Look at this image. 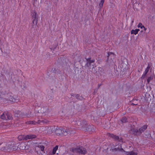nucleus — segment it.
<instances>
[{
	"instance_id": "obj_1",
	"label": "nucleus",
	"mask_w": 155,
	"mask_h": 155,
	"mask_svg": "<svg viewBox=\"0 0 155 155\" xmlns=\"http://www.w3.org/2000/svg\"><path fill=\"white\" fill-rule=\"evenodd\" d=\"M1 118L3 120H11L12 119V115L10 113L4 112L1 115Z\"/></svg>"
},
{
	"instance_id": "obj_2",
	"label": "nucleus",
	"mask_w": 155,
	"mask_h": 155,
	"mask_svg": "<svg viewBox=\"0 0 155 155\" xmlns=\"http://www.w3.org/2000/svg\"><path fill=\"white\" fill-rule=\"evenodd\" d=\"M49 121L47 119H44V120H39L37 122H35L33 121H30L28 124H35L36 123L38 124H41V123H43L44 124H47L48 123Z\"/></svg>"
},
{
	"instance_id": "obj_3",
	"label": "nucleus",
	"mask_w": 155,
	"mask_h": 155,
	"mask_svg": "<svg viewBox=\"0 0 155 155\" xmlns=\"http://www.w3.org/2000/svg\"><path fill=\"white\" fill-rule=\"evenodd\" d=\"M40 111L42 114V115L44 116L48 115L49 113V110L46 107H41Z\"/></svg>"
},
{
	"instance_id": "obj_4",
	"label": "nucleus",
	"mask_w": 155,
	"mask_h": 155,
	"mask_svg": "<svg viewBox=\"0 0 155 155\" xmlns=\"http://www.w3.org/2000/svg\"><path fill=\"white\" fill-rule=\"evenodd\" d=\"M31 15L32 21L38 22V17L36 11H34L33 12H32Z\"/></svg>"
},
{
	"instance_id": "obj_5",
	"label": "nucleus",
	"mask_w": 155,
	"mask_h": 155,
	"mask_svg": "<svg viewBox=\"0 0 155 155\" xmlns=\"http://www.w3.org/2000/svg\"><path fill=\"white\" fill-rule=\"evenodd\" d=\"M133 127L132 126L131 128L130 131V132L131 134H134L135 135H137L140 134L139 131L138 129L134 128V126Z\"/></svg>"
},
{
	"instance_id": "obj_6",
	"label": "nucleus",
	"mask_w": 155,
	"mask_h": 155,
	"mask_svg": "<svg viewBox=\"0 0 155 155\" xmlns=\"http://www.w3.org/2000/svg\"><path fill=\"white\" fill-rule=\"evenodd\" d=\"M87 60V63L86 64V66L87 67H90L92 63H93L95 61V60H91V58H89L87 59H86Z\"/></svg>"
},
{
	"instance_id": "obj_7",
	"label": "nucleus",
	"mask_w": 155,
	"mask_h": 155,
	"mask_svg": "<svg viewBox=\"0 0 155 155\" xmlns=\"http://www.w3.org/2000/svg\"><path fill=\"white\" fill-rule=\"evenodd\" d=\"M87 152L86 149L82 147H79V150L78 153L83 155H84Z\"/></svg>"
},
{
	"instance_id": "obj_8",
	"label": "nucleus",
	"mask_w": 155,
	"mask_h": 155,
	"mask_svg": "<svg viewBox=\"0 0 155 155\" xmlns=\"http://www.w3.org/2000/svg\"><path fill=\"white\" fill-rule=\"evenodd\" d=\"M150 68V67L149 66V64H148V66L145 69V71L144 72L143 74L141 76V78L144 79L145 78L146 76V75L147 74Z\"/></svg>"
},
{
	"instance_id": "obj_9",
	"label": "nucleus",
	"mask_w": 155,
	"mask_h": 155,
	"mask_svg": "<svg viewBox=\"0 0 155 155\" xmlns=\"http://www.w3.org/2000/svg\"><path fill=\"white\" fill-rule=\"evenodd\" d=\"M108 135L109 137L112 138L114 140H118L120 141L119 137L118 136L114 135L113 134H111L109 133L108 134Z\"/></svg>"
},
{
	"instance_id": "obj_10",
	"label": "nucleus",
	"mask_w": 155,
	"mask_h": 155,
	"mask_svg": "<svg viewBox=\"0 0 155 155\" xmlns=\"http://www.w3.org/2000/svg\"><path fill=\"white\" fill-rule=\"evenodd\" d=\"M26 140L28 139H33L35 138L36 136L35 135L33 134H29L26 135Z\"/></svg>"
},
{
	"instance_id": "obj_11",
	"label": "nucleus",
	"mask_w": 155,
	"mask_h": 155,
	"mask_svg": "<svg viewBox=\"0 0 155 155\" xmlns=\"http://www.w3.org/2000/svg\"><path fill=\"white\" fill-rule=\"evenodd\" d=\"M37 23V22L32 21V22L31 24V30L35 29L36 28Z\"/></svg>"
},
{
	"instance_id": "obj_12",
	"label": "nucleus",
	"mask_w": 155,
	"mask_h": 155,
	"mask_svg": "<svg viewBox=\"0 0 155 155\" xmlns=\"http://www.w3.org/2000/svg\"><path fill=\"white\" fill-rule=\"evenodd\" d=\"M18 139L19 141L21 140H26V135H20L18 137Z\"/></svg>"
},
{
	"instance_id": "obj_13",
	"label": "nucleus",
	"mask_w": 155,
	"mask_h": 155,
	"mask_svg": "<svg viewBox=\"0 0 155 155\" xmlns=\"http://www.w3.org/2000/svg\"><path fill=\"white\" fill-rule=\"evenodd\" d=\"M79 147H73L71 149V151L74 153H78L79 150Z\"/></svg>"
},
{
	"instance_id": "obj_14",
	"label": "nucleus",
	"mask_w": 155,
	"mask_h": 155,
	"mask_svg": "<svg viewBox=\"0 0 155 155\" xmlns=\"http://www.w3.org/2000/svg\"><path fill=\"white\" fill-rule=\"evenodd\" d=\"M147 127V125H143L142 127L139 130L140 134L143 132L146 129Z\"/></svg>"
},
{
	"instance_id": "obj_15",
	"label": "nucleus",
	"mask_w": 155,
	"mask_h": 155,
	"mask_svg": "<svg viewBox=\"0 0 155 155\" xmlns=\"http://www.w3.org/2000/svg\"><path fill=\"white\" fill-rule=\"evenodd\" d=\"M113 150H114V151H121L124 152H125L124 150L122 148V147H121V145H120V147H118L115 148Z\"/></svg>"
},
{
	"instance_id": "obj_16",
	"label": "nucleus",
	"mask_w": 155,
	"mask_h": 155,
	"mask_svg": "<svg viewBox=\"0 0 155 155\" xmlns=\"http://www.w3.org/2000/svg\"><path fill=\"white\" fill-rule=\"evenodd\" d=\"M140 31L139 29H137L135 30L132 29L131 30V34H134L135 35H136L137 34L138 31Z\"/></svg>"
},
{
	"instance_id": "obj_17",
	"label": "nucleus",
	"mask_w": 155,
	"mask_h": 155,
	"mask_svg": "<svg viewBox=\"0 0 155 155\" xmlns=\"http://www.w3.org/2000/svg\"><path fill=\"white\" fill-rule=\"evenodd\" d=\"M153 79V74H150L148 77L147 80V81L148 84H149L150 81L152 80Z\"/></svg>"
},
{
	"instance_id": "obj_18",
	"label": "nucleus",
	"mask_w": 155,
	"mask_h": 155,
	"mask_svg": "<svg viewBox=\"0 0 155 155\" xmlns=\"http://www.w3.org/2000/svg\"><path fill=\"white\" fill-rule=\"evenodd\" d=\"M127 155H137V153L133 151L126 152Z\"/></svg>"
},
{
	"instance_id": "obj_19",
	"label": "nucleus",
	"mask_w": 155,
	"mask_h": 155,
	"mask_svg": "<svg viewBox=\"0 0 155 155\" xmlns=\"http://www.w3.org/2000/svg\"><path fill=\"white\" fill-rule=\"evenodd\" d=\"M58 146L57 145H56L53 148V151H52L53 154H54L55 153L57 150L58 149Z\"/></svg>"
},
{
	"instance_id": "obj_20",
	"label": "nucleus",
	"mask_w": 155,
	"mask_h": 155,
	"mask_svg": "<svg viewBox=\"0 0 155 155\" xmlns=\"http://www.w3.org/2000/svg\"><path fill=\"white\" fill-rule=\"evenodd\" d=\"M104 0H101L100 2L99 5L100 7V9L101 10V7H102L103 4L104 2Z\"/></svg>"
},
{
	"instance_id": "obj_21",
	"label": "nucleus",
	"mask_w": 155,
	"mask_h": 155,
	"mask_svg": "<svg viewBox=\"0 0 155 155\" xmlns=\"http://www.w3.org/2000/svg\"><path fill=\"white\" fill-rule=\"evenodd\" d=\"M121 121L122 123H125L127 122V119L125 117H124L122 118Z\"/></svg>"
},
{
	"instance_id": "obj_22",
	"label": "nucleus",
	"mask_w": 155,
	"mask_h": 155,
	"mask_svg": "<svg viewBox=\"0 0 155 155\" xmlns=\"http://www.w3.org/2000/svg\"><path fill=\"white\" fill-rule=\"evenodd\" d=\"M112 55L113 57H115V55L113 53L111 52H108L107 53V57L108 58L111 55Z\"/></svg>"
},
{
	"instance_id": "obj_23",
	"label": "nucleus",
	"mask_w": 155,
	"mask_h": 155,
	"mask_svg": "<svg viewBox=\"0 0 155 155\" xmlns=\"http://www.w3.org/2000/svg\"><path fill=\"white\" fill-rule=\"evenodd\" d=\"M38 147L40 149L41 151H44L45 148V147L44 146L38 145Z\"/></svg>"
},
{
	"instance_id": "obj_24",
	"label": "nucleus",
	"mask_w": 155,
	"mask_h": 155,
	"mask_svg": "<svg viewBox=\"0 0 155 155\" xmlns=\"http://www.w3.org/2000/svg\"><path fill=\"white\" fill-rule=\"evenodd\" d=\"M75 97L78 100H82V98L81 96H80L79 94H77L76 95Z\"/></svg>"
},
{
	"instance_id": "obj_25",
	"label": "nucleus",
	"mask_w": 155,
	"mask_h": 155,
	"mask_svg": "<svg viewBox=\"0 0 155 155\" xmlns=\"http://www.w3.org/2000/svg\"><path fill=\"white\" fill-rule=\"evenodd\" d=\"M137 27L138 28H141L142 29L143 27H144V26L141 23H139L137 25Z\"/></svg>"
},
{
	"instance_id": "obj_26",
	"label": "nucleus",
	"mask_w": 155,
	"mask_h": 155,
	"mask_svg": "<svg viewBox=\"0 0 155 155\" xmlns=\"http://www.w3.org/2000/svg\"><path fill=\"white\" fill-rule=\"evenodd\" d=\"M63 131L66 133H68V131L67 129L64 130H63Z\"/></svg>"
},
{
	"instance_id": "obj_27",
	"label": "nucleus",
	"mask_w": 155,
	"mask_h": 155,
	"mask_svg": "<svg viewBox=\"0 0 155 155\" xmlns=\"http://www.w3.org/2000/svg\"><path fill=\"white\" fill-rule=\"evenodd\" d=\"M137 104H134V103H132V105H137Z\"/></svg>"
},
{
	"instance_id": "obj_28",
	"label": "nucleus",
	"mask_w": 155,
	"mask_h": 155,
	"mask_svg": "<svg viewBox=\"0 0 155 155\" xmlns=\"http://www.w3.org/2000/svg\"><path fill=\"white\" fill-rule=\"evenodd\" d=\"M60 130V129H58L56 131V133L57 134V131H59Z\"/></svg>"
},
{
	"instance_id": "obj_29",
	"label": "nucleus",
	"mask_w": 155,
	"mask_h": 155,
	"mask_svg": "<svg viewBox=\"0 0 155 155\" xmlns=\"http://www.w3.org/2000/svg\"><path fill=\"white\" fill-rule=\"evenodd\" d=\"M143 28H144V30L146 31V30L147 28H145L144 26V27H143Z\"/></svg>"
},
{
	"instance_id": "obj_30",
	"label": "nucleus",
	"mask_w": 155,
	"mask_h": 155,
	"mask_svg": "<svg viewBox=\"0 0 155 155\" xmlns=\"http://www.w3.org/2000/svg\"><path fill=\"white\" fill-rule=\"evenodd\" d=\"M101 86V84H98V87H99Z\"/></svg>"
},
{
	"instance_id": "obj_31",
	"label": "nucleus",
	"mask_w": 155,
	"mask_h": 155,
	"mask_svg": "<svg viewBox=\"0 0 155 155\" xmlns=\"http://www.w3.org/2000/svg\"><path fill=\"white\" fill-rule=\"evenodd\" d=\"M71 96H74V94H71Z\"/></svg>"
},
{
	"instance_id": "obj_32",
	"label": "nucleus",
	"mask_w": 155,
	"mask_h": 155,
	"mask_svg": "<svg viewBox=\"0 0 155 155\" xmlns=\"http://www.w3.org/2000/svg\"><path fill=\"white\" fill-rule=\"evenodd\" d=\"M11 101H14V100L13 99H12V100H10Z\"/></svg>"
},
{
	"instance_id": "obj_33",
	"label": "nucleus",
	"mask_w": 155,
	"mask_h": 155,
	"mask_svg": "<svg viewBox=\"0 0 155 155\" xmlns=\"http://www.w3.org/2000/svg\"><path fill=\"white\" fill-rule=\"evenodd\" d=\"M134 20H133L132 21V23H133V22H134Z\"/></svg>"
},
{
	"instance_id": "obj_34",
	"label": "nucleus",
	"mask_w": 155,
	"mask_h": 155,
	"mask_svg": "<svg viewBox=\"0 0 155 155\" xmlns=\"http://www.w3.org/2000/svg\"><path fill=\"white\" fill-rule=\"evenodd\" d=\"M85 122V121H82V122Z\"/></svg>"
},
{
	"instance_id": "obj_35",
	"label": "nucleus",
	"mask_w": 155,
	"mask_h": 155,
	"mask_svg": "<svg viewBox=\"0 0 155 155\" xmlns=\"http://www.w3.org/2000/svg\"><path fill=\"white\" fill-rule=\"evenodd\" d=\"M1 145V144L0 143V145Z\"/></svg>"
}]
</instances>
